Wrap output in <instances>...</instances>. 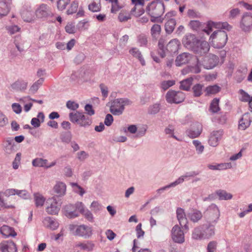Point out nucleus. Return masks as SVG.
Listing matches in <instances>:
<instances>
[{"label":"nucleus","mask_w":252,"mask_h":252,"mask_svg":"<svg viewBox=\"0 0 252 252\" xmlns=\"http://www.w3.org/2000/svg\"><path fill=\"white\" fill-rule=\"evenodd\" d=\"M160 110V105L158 103H155L149 106L148 113L150 114H156Z\"/></svg>","instance_id":"59"},{"label":"nucleus","mask_w":252,"mask_h":252,"mask_svg":"<svg viewBox=\"0 0 252 252\" xmlns=\"http://www.w3.org/2000/svg\"><path fill=\"white\" fill-rule=\"evenodd\" d=\"M16 194L24 199H28L31 198L30 193L26 190L17 189Z\"/></svg>","instance_id":"60"},{"label":"nucleus","mask_w":252,"mask_h":252,"mask_svg":"<svg viewBox=\"0 0 252 252\" xmlns=\"http://www.w3.org/2000/svg\"><path fill=\"white\" fill-rule=\"evenodd\" d=\"M175 83L174 80H167L162 81L160 84L161 89L163 91H166L170 87L173 86Z\"/></svg>","instance_id":"58"},{"label":"nucleus","mask_w":252,"mask_h":252,"mask_svg":"<svg viewBox=\"0 0 252 252\" xmlns=\"http://www.w3.org/2000/svg\"><path fill=\"white\" fill-rule=\"evenodd\" d=\"M198 174L199 172L195 171L186 172L185 174L179 177L174 182L157 189V192L159 195L164 190L171 188H174L178 185L183 183L185 180H188L189 178L193 177Z\"/></svg>","instance_id":"5"},{"label":"nucleus","mask_w":252,"mask_h":252,"mask_svg":"<svg viewBox=\"0 0 252 252\" xmlns=\"http://www.w3.org/2000/svg\"><path fill=\"white\" fill-rule=\"evenodd\" d=\"M60 139L63 143L68 144L71 142L72 134L70 131L62 132L60 136Z\"/></svg>","instance_id":"46"},{"label":"nucleus","mask_w":252,"mask_h":252,"mask_svg":"<svg viewBox=\"0 0 252 252\" xmlns=\"http://www.w3.org/2000/svg\"><path fill=\"white\" fill-rule=\"evenodd\" d=\"M69 229L74 236L84 239L90 238L93 235V228L90 225L85 224L77 225L71 224L69 225Z\"/></svg>","instance_id":"3"},{"label":"nucleus","mask_w":252,"mask_h":252,"mask_svg":"<svg viewBox=\"0 0 252 252\" xmlns=\"http://www.w3.org/2000/svg\"><path fill=\"white\" fill-rule=\"evenodd\" d=\"M70 0H57V5L59 10L65 9L66 6L70 3Z\"/></svg>","instance_id":"57"},{"label":"nucleus","mask_w":252,"mask_h":252,"mask_svg":"<svg viewBox=\"0 0 252 252\" xmlns=\"http://www.w3.org/2000/svg\"><path fill=\"white\" fill-rule=\"evenodd\" d=\"M193 78V77H190L181 81L180 82V89L187 91H189L192 84Z\"/></svg>","instance_id":"39"},{"label":"nucleus","mask_w":252,"mask_h":252,"mask_svg":"<svg viewBox=\"0 0 252 252\" xmlns=\"http://www.w3.org/2000/svg\"><path fill=\"white\" fill-rule=\"evenodd\" d=\"M28 87V82L26 80L18 79L11 85V88L17 92H24Z\"/></svg>","instance_id":"28"},{"label":"nucleus","mask_w":252,"mask_h":252,"mask_svg":"<svg viewBox=\"0 0 252 252\" xmlns=\"http://www.w3.org/2000/svg\"><path fill=\"white\" fill-rule=\"evenodd\" d=\"M11 4L12 0H1L0 1V18L8 13Z\"/></svg>","instance_id":"26"},{"label":"nucleus","mask_w":252,"mask_h":252,"mask_svg":"<svg viewBox=\"0 0 252 252\" xmlns=\"http://www.w3.org/2000/svg\"><path fill=\"white\" fill-rule=\"evenodd\" d=\"M91 208L93 211L97 212L102 210V206L97 201H94L92 203Z\"/></svg>","instance_id":"62"},{"label":"nucleus","mask_w":252,"mask_h":252,"mask_svg":"<svg viewBox=\"0 0 252 252\" xmlns=\"http://www.w3.org/2000/svg\"><path fill=\"white\" fill-rule=\"evenodd\" d=\"M70 185L72 187L73 191L78 193L80 195L82 196L85 193L84 189L77 183H70Z\"/></svg>","instance_id":"54"},{"label":"nucleus","mask_w":252,"mask_h":252,"mask_svg":"<svg viewBox=\"0 0 252 252\" xmlns=\"http://www.w3.org/2000/svg\"><path fill=\"white\" fill-rule=\"evenodd\" d=\"M48 161L47 159L42 158H36L34 159L32 161V164L35 167H46V163Z\"/></svg>","instance_id":"45"},{"label":"nucleus","mask_w":252,"mask_h":252,"mask_svg":"<svg viewBox=\"0 0 252 252\" xmlns=\"http://www.w3.org/2000/svg\"><path fill=\"white\" fill-rule=\"evenodd\" d=\"M202 225L195 227L192 231L191 238L196 240H205Z\"/></svg>","instance_id":"32"},{"label":"nucleus","mask_w":252,"mask_h":252,"mask_svg":"<svg viewBox=\"0 0 252 252\" xmlns=\"http://www.w3.org/2000/svg\"><path fill=\"white\" fill-rule=\"evenodd\" d=\"M94 244L91 241H84L83 242H78L75 244V248L79 249L81 251L91 252L93 251Z\"/></svg>","instance_id":"22"},{"label":"nucleus","mask_w":252,"mask_h":252,"mask_svg":"<svg viewBox=\"0 0 252 252\" xmlns=\"http://www.w3.org/2000/svg\"><path fill=\"white\" fill-rule=\"evenodd\" d=\"M216 194L219 196L220 200H229L232 198L231 193L227 192L224 190L219 189L216 191Z\"/></svg>","instance_id":"42"},{"label":"nucleus","mask_w":252,"mask_h":252,"mask_svg":"<svg viewBox=\"0 0 252 252\" xmlns=\"http://www.w3.org/2000/svg\"><path fill=\"white\" fill-rule=\"evenodd\" d=\"M161 32L160 26L158 24H154L151 29V33L154 38L157 39L159 35Z\"/></svg>","instance_id":"47"},{"label":"nucleus","mask_w":252,"mask_h":252,"mask_svg":"<svg viewBox=\"0 0 252 252\" xmlns=\"http://www.w3.org/2000/svg\"><path fill=\"white\" fill-rule=\"evenodd\" d=\"M64 215L68 218L73 219L79 216L78 211H76L74 205L68 204L63 208Z\"/></svg>","instance_id":"25"},{"label":"nucleus","mask_w":252,"mask_h":252,"mask_svg":"<svg viewBox=\"0 0 252 252\" xmlns=\"http://www.w3.org/2000/svg\"><path fill=\"white\" fill-rule=\"evenodd\" d=\"M131 104V102L127 98H117L111 102L110 111L114 115H121L125 109V106Z\"/></svg>","instance_id":"4"},{"label":"nucleus","mask_w":252,"mask_h":252,"mask_svg":"<svg viewBox=\"0 0 252 252\" xmlns=\"http://www.w3.org/2000/svg\"><path fill=\"white\" fill-rule=\"evenodd\" d=\"M78 6V3L76 1H73L67 10V14L68 15L72 14L76 12Z\"/></svg>","instance_id":"61"},{"label":"nucleus","mask_w":252,"mask_h":252,"mask_svg":"<svg viewBox=\"0 0 252 252\" xmlns=\"http://www.w3.org/2000/svg\"><path fill=\"white\" fill-rule=\"evenodd\" d=\"M129 53L133 57L137 59L142 65L144 66L145 65V61L142 57L141 52L137 48L132 47L129 49Z\"/></svg>","instance_id":"34"},{"label":"nucleus","mask_w":252,"mask_h":252,"mask_svg":"<svg viewBox=\"0 0 252 252\" xmlns=\"http://www.w3.org/2000/svg\"><path fill=\"white\" fill-rule=\"evenodd\" d=\"M215 224L207 222L202 225L204 239H209L215 235Z\"/></svg>","instance_id":"23"},{"label":"nucleus","mask_w":252,"mask_h":252,"mask_svg":"<svg viewBox=\"0 0 252 252\" xmlns=\"http://www.w3.org/2000/svg\"><path fill=\"white\" fill-rule=\"evenodd\" d=\"M1 252H17L16 245L12 241H4L0 243Z\"/></svg>","instance_id":"20"},{"label":"nucleus","mask_w":252,"mask_h":252,"mask_svg":"<svg viewBox=\"0 0 252 252\" xmlns=\"http://www.w3.org/2000/svg\"><path fill=\"white\" fill-rule=\"evenodd\" d=\"M20 13L24 21L31 22L34 19V11L32 8L31 4L29 3L23 6Z\"/></svg>","instance_id":"13"},{"label":"nucleus","mask_w":252,"mask_h":252,"mask_svg":"<svg viewBox=\"0 0 252 252\" xmlns=\"http://www.w3.org/2000/svg\"><path fill=\"white\" fill-rule=\"evenodd\" d=\"M0 231L1 234L5 238L10 236L15 237L17 235V233L15 232L14 229L7 225H3L1 226L0 229Z\"/></svg>","instance_id":"36"},{"label":"nucleus","mask_w":252,"mask_h":252,"mask_svg":"<svg viewBox=\"0 0 252 252\" xmlns=\"http://www.w3.org/2000/svg\"><path fill=\"white\" fill-rule=\"evenodd\" d=\"M210 46L207 41L199 40L192 51L198 55L204 56L208 52Z\"/></svg>","instance_id":"14"},{"label":"nucleus","mask_w":252,"mask_h":252,"mask_svg":"<svg viewBox=\"0 0 252 252\" xmlns=\"http://www.w3.org/2000/svg\"><path fill=\"white\" fill-rule=\"evenodd\" d=\"M44 225L51 230H56L59 226V222L55 219L50 217H45L43 220Z\"/></svg>","instance_id":"27"},{"label":"nucleus","mask_w":252,"mask_h":252,"mask_svg":"<svg viewBox=\"0 0 252 252\" xmlns=\"http://www.w3.org/2000/svg\"><path fill=\"white\" fill-rule=\"evenodd\" d=\"M223 135V130L222 129L213 130L208 137V144L211 147H217L221 140Z\"/></svg>","instance_id":"12"},{"label":"nucleus","mask_w":252,"mask_h":252,"mask_svg":"<svg viewBox=\"0 0 252 252\" xmlns=\"http://www.w3.org/2000/svg\"><path fill=\"white\" fill-rule=\"evenodd\" d=\"M192 59L197 60V59L194 57L191 54L189 53L184 52L179 55L176 57L175 60V64L177 66H180L183 64L188 63Z\"/></svg>","instance_id":"17"},{"label":"nucleus","mask_w":252,"mask_h":252,"mask_svg":"<svg viewBox=\"0 0 252 252\" xmlns=\"http://www.w3.org/2000/svg\"><path fill=\"white\" fill-rule=\"evenodd\" d=\"M37 18H42L50 16L52 15L50 7L45 4H40L35 11Z\"/></svg>","instance_id":"18"},{"label":"nucleus","mask_w":252,"mask_h":252,"mask_svg":"<svg viewBox=\"0 0 252 252\" xmlns=\"http://www.w3.org/2000/svg\"><path fill=\"white\" fill-rule=\"evenodd\" d=\"M231 29V26L227 22L208 21L202 31L208 35H209L213 31L210 36L209 41L217 48H221L226 44L228 38L226 32L220 29L229 31Z\"/></svg>","instance_id":"1"},{"label":"nucleus","mask_w":252,"mask_h":252,"mask_svg":"<svg viewBox=\"0 0 252 252\" xmlns=\"http://www.w3.org/2000/svg\"><path fill=\"white\" fill-rule=\"evenodd\" d=\"M239 93L240 95V100L242 102H247L252 98V96L242 89L239 90Z\"/></svg>","instance_id":"53"},{"label":"nucleus","mask_w":252,"mask_h":252,"mask_svg":"<svg viewBox=\"0 0 252 252\" xmlns=\"http://www.w3.org/2000/svg\"><path fill=\"white\" fill-rule=\"evenodd\" d=\"M147 11L152 18H158L164 12V5L160 0H156L148 5Z\"/></svg>","instance_id":"6"},{"label":"nucleus","mask_w":252,"mask_h":252,"mask_svg":"<svg viewBox=\"0 0 252 252\" xmlns=\"http://www.w3.org/2000/svg\"><path fill=\"white\" fill-rule=\"evenodd\" d=\"M208 168L211 170H225L227 169H230L232 168V164L231 162H227V163H221L220 164H218L217 165H209L208 166Z\"/></svg>","instance_id":"37"},{"label":"nucleus","mask_w":252,"mask_h":252,"mask_svg":"<svg viewBox=\"0 0 252 252\" xmlns=\"http://www.w3.org/2000/svg\"><path fill=\"white\" fill-rule=\"evenodd\" d=\"M176 215L180 225L184 227L186 229H189L188 224V220L186 217V215L185 210L181 208H178L176 210Z\"/></svg>","instance_id":"21"},{"label":"nucleus","mask_w":252,"mask_h":252,"mask_svg":"<svg viewBox=\"0 0 252 252\" xmlns=\"http://www.w3.org/2000/svg\"><path fill=\"white\" fill-rule=\"evenodd\" d=\"M240 28L244 32H250L252 30V13L244 12L240 22Z\"/></svg>","instance_id":"11"},{"label":"nucleus","mask_w":252,"mask_h":252,"mask_svg":"<svg viewBox=\"0 0 252 252\" xmlns=\"http://www.w3.org/2000/svg\"><path fill=\"white\" fill-rule=\"evenodd\" d=\"M203 87V86L200 84H197L193 87L192 90L195 96L198 97L202 94Z\"/></svg>","instance_id":"55"},{"label":"nucleus","mask_w":252,"mask_h":252,"mask_svg":"<svg viewBox=\"0 0 252 252\" xmlns=\"http://www.w3.org/2000/svg\"><path fill=\"white\" fill-rule=\"evenodd\" d=\"M219 99L218 98H214L211 102L210 106V110L211 112L215 113L220 110L219 106Z\"/></svg>","instance_id":"48"},{"label":"nucleus","mask_w":252,"mask_h":252,"mask_svg":"<svg viewBox=\"0 0 252 252\" xmlns=\"http://www.w3.org/2000/svg\"><path fill=\"white\" fill-rule=\"evenodd\" d=\"M131 1L135 6L131 9V14L135 17H139L144 13L142 6L144 4V0H131Z\"/></svg>","instance_id":"19"},{"label":"nucleus","mask_w":252,"mask_h":252,"mask_svg":"<svg viewBox=\"0 0 252 252\" xmlns=\"http://www.w3.org/2000/svg\"><path fill=\"white\" fill-rule=\"evenodd\" d=\"M89 9L93 12H98L101 9L100 0H94L89 6Z\"/></svg>","instance_id":"43"},{"label":"nucleus","mask_w":252,"mask_h":252,"mask_svg":"<svg viewBox=\"0 0 252 252\" xmlns=\"http://www.w3.org/2000/svg\"><path fill=\"white\" fill-rule=\"evenodd\" d=\"M171 236L172 240L175 243L182 244L185 241L184 233L178 225H175L172 228Z\"/></svg>","instance_id":"15"},{"label":"nucleus","mask_w":252,"mask_h":252,"mask_svg":"<svg viewBox=\"0 0 252 252\" xmlns=\"http://www.w3.org/2000/svg\"><path fill=\"white\" fill-rule=\"evenodd\" d=\"M44 80V79L43 78H40L37 81L34 82L29 89V94H34L36 93L42 84Z\"/></svg>","instance_id":"41"},{"label":"nucleus","mask_w":252,"mask_h":252,"mask_svg":"<svg viewBox=\"0 0 252 252\" xmlns=\"http://www.w3.org/2000/svg\"><path fill=\"white\" fill-rule=\"evenodd\" d=\"M3 145L4 151L7 154H11L14 152L15 143L12 138H7Z\"/></svg>","instance_id":"31"},{"label":"nucleus","mask_w":252,"mask_h":252,"mask_svg":"<svg viewBox=\"0 0 252 252\" xmlns=\"http://www.w3.org/2000/svg\"><path fill=\"white\" fill-rule=\"evenodd\" d=\"M220 213L218 206L212 204L207 208L205 213L207 222L216 225L220 218Z\"/></svg>","instance_id":"8"},{"label":"nucleus","mask_w":252,"mask_h":252,"mask_svg":"<svg viewBox=\"0 0 252 252\" xmlns=\"http://www.w3.org/2000/svg\"><path fill=\"white\" fill-rule=\"evenodd\" d=\"M175 128L173 125H169L164 129L165 133L168 135L169 137H172L178 140V139L174 135Z\"/></svg>","instance_id":"50"},{"label":"nucleus","mask_w":252,"mask_h":252,"mask_svg":"<svg viewBox=\"0 0 252 252\" xmlns=\"http://www.w3.org/2000/svg\"><path fill=\"white\" fill-rule=\"evenodd\" d=\"M176 24V20L174 18L169 19L165 24V30L166 33L170 34L173 32Z\"/></svg>","instance_id":"40"},{"label":"nucleus","mask_w":252,"mask_h":252,"mask_svg":"<svg viewBox=\"0 0 252 252\" xmlns=\"http://www.w3.org/2000/svg\"><path fill=\"white\" fill-rule=\"evenodd\" d=\"M130 14L128 11L123 10L119 14L118 19L121 22H126L131 19Z\"/></svg>","instance_id":"44"},{"label":"nucleus","mask_w":252,"mask_h":252,"mask_svg":"<svg viewBox=\"0 0 252 252\" xmlns=\"http://www.w3.org/2000/svg\"><path fill=\"white\" fill-rule=\"evenodd\" d=\"M137 43L141 47H146L148 44V39L146 35L141 34L137 36Z\"/></svg>","instance_id":"51"},{"label":"nucleus","mask_w":252,"mask_h":252,"mask_svg":"<svg viewBox=\"0 0 252 252\" xmlns=\"http://www.w3.org/2000/svg\"><path fill=\"white\" fill-rule=\"evenodd\" d=\"M180 42L177 39L171 40L166 46V50L170 53H175L178 51Z\"/></svg>","instance_id":"35"},{"label":"nucleus","mask_w":252,"mask_h":252,"mask_svg":"<svg viewBox=\"0 0 252 252\" xmlns=\"http://www.w3.org/2000/svg\"><path fill=\"white\" fill-rule=\"evenodd\" d=\"M34 201L36 207H40L43 206L45 201V197L39 192H35L33 194Z\"/></svg>","instance_id":"38"},{"label":"nucleus","mask_w":252,"mask_h":252,"mask_svg":"<svg viewBox=\"0 0 252 252\" xmlns=\"http://www.w3.org/2000/svg\"><path fill=\"white\" fill-rule=\"evenodd\" d=\"M189 26L194 31H198L201 30L202 28L204 27V29L205 27L203 26L202 23L198 20L191 21L189 23Z\"/></svg>","instance_id":"49"},{"label":"nucleus","mask_w":252,"mask_h":252,"mask_svg":"<svg viewBox=\"0 0 252 252\" xmlns=\"http://www.w3.org/2000/svg\"><path fill=\"white\" fill-rule=\"evenodd\" d=\"M198 39L195 35L192 34H187L183 39V44L187 48L193 50L195 45L197 43Z\"/></svg>","instance_id":"16"},{"label":"nucleus","mask_w":252,"mask_h":252,"mask_svg":"<svg viewBox=\"0 0 252 252\" xmlns=\"http://www.w3.org/2000/svg\"><path fill=\"white\" fill-rule=\"evenodd\" d=\"M220 91V87L217 85L209 86L205 89V92L207 95L215 94Z\"/></svg>","instance_id":"52"},{"label":"nucleus","mask_w":252,"mask_h":252,"mask_svg":"<svg viewBox=\"0 0 252 252\" xmlns=\"http://www.w3.org/2000/svg\"><path fill=\"white\" fill-rule=\"evenodd\" d=\"M66 185L62 182H57L53 188L54 192L58 197H62L66 193Z\"/></svg>","instance_id":"29"},{"label":"nucleus","mask_w":252,"mask_h":252,"mask_svg":"<svg viewBox=\"0 0 252 252\" xmlns=\"http://www.w3.org/2000/svg\"><path fill=\"white\" fill-rule=\"evenodd\" d=\"M217 243L215 241H211L207 246V252H216Z\"/></svg>","instance_id":"64"},{"label":"nucleus","mask_w":252,"mask_h":252,"mask_svg":"<svg viewBox=\"0 0 252 252\" xmlns=\"http://www.w3.org/2000/svg\"><path fill=\"white\" fill-rule=\"evenodd\" d=\"M218 59L217 56L214 55H209V56H205L203 61L200 62L198 59H197V64L194 66H189L184 68L182 70L183 74H186L189 72L193 73H198L200 72L199 65H202L205 68L209 69L214 67L217 63Z\"/></svg>","instance_id":"2"},{"label":"nucleus","mask_w":252,"mask_h":252,"mask_svg":"<svg viewBox=\"0 0 252 252\" xmlns=\"http://www.w3.org/2000/svg\"><path fill=\"white\" fill-rule=\"evenodd\" d=\"M196 129L191 128L187 130V135L191 138H194L198 137L202 132V126L200 124H197L195 127Z\"/></svg>","instance_id":"33"},{"label":"nucleus","mask_w":252,"mask_h":252,"mask_svg":"<svg viewBox=\"0 0 252 252\" xmlns=\"http://www.w3.org/2000/svg\"><path fill=\"white\" fill-rule=\"evenodd\" d=\"M192 143L195 147V150L198 154H201L204 149V147L202 145L201 142L198 140H194Z\"/></svg>","instance_id":"56"},{"label":"nucleus","mask_w":252,"mask_h":252,"mask_svg":"<svg viewBox=\"0 0 252 252\" xmlns=\"http://www.w3.org/2000/svg\"><path fill=\"white\" fill-rule=\"evenodd\" d=\"M69 117L71 122L77 123L81 126L86 127L92 123V121L89 117L79 111L70 113Z\"/></svg>","instance_id":"7"},{"label":"nucleus","mask_w":252,"mask_h":252,"mask_svg":"<svg viewBox=\"0 0 252 252\" xmlns=\"http://www.w3.org/2000/svg\"><path fill=\"white\" fill-rule=\"evenodd\" d=\"M6 29L10 34H13L19 32L20 28L16 25L6 26Z\"/></svg>","instance_id":"63"},{"label":"nucleus","mask_w":252,"mask_h":252,"mask_svg":"<svg viewBox=\"0 0 252 252\" xmlns=\"http://www.w3.org/2000/svg\"><path fill=\"white\" fill-rule=\"evenodd\" d=\"M165 98L169 103H179L185 99V94L181 91L170 90L166 93Z\"/></svg>","instance_id":"10"},{"label":"nucleus","mask_w":252,"mask_h":252,"mask_svg":"<svg viewBox=\"0 0 252 252\" xmlns=\"http://www.w3.org/2000/svg\"><path fill=\"white\" fill-rule=\"evenodd\" d=\"M187 216L192 222L197 223L201 220L203 215L200 211L192 209L187 214Z\"/></svg>","instance_id":"30"},{"label":"nucleus","mask_w":252,"mask_h":252,"mask_svg":"<svg viewBox=\"0 0 252 252\" xmlns=\"http://www.w3.org/2000/svg\"><path fill=\"white\" fill-rule=\"evenodd\" d=\"M251 116L249 112L244 113L239 121L238 128L239 129L244 130L251 125Z\"/></svg>","instance_id":"24"},{"label":"nucleus","mask_w":252,"mask_h":252,"mask_svg":"<svg viewBox=\"0 0 252 252\" xmlns=\"http://www.w3.org/2000/svg\"><path fill=\"white\" fill-rule=\"evenodd\" d=\"M46 211L50 215H58L61 207V202L58 201L56 196L49 198L46 202Z\"/></svg>","instance_id":"9"}]
</instances>
